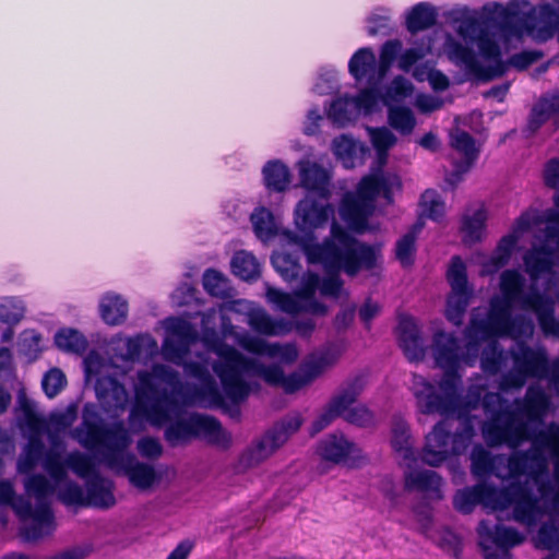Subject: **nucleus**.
<instances>
[{
	"label": "nucleus",
	"instance_id": "c756f323",
	"mask_svg": "<svg viewBox=\"0 0 559 559\" xmlns=\"http://www.w3.org/2000/svg\"><path fill=\"white\" fill-rule=\"evenodd\" d=\"M234 275L243 281H254L260 276L261 264L255 255L247 250L235 252L230 261Z\"/></svg>",
	"mask_w": 559,
	"mask_h": 559
},
{
	"label": "nucleus",
	"instance_id": "e433bc0d",
	"mask_svg": "<svg viewBox=\"0 0 559 559\" xmlns=\"http://www.w3.org/2000/svg\"><path fill=\"white\" fill-rule=\"evenodd\" d=\"M559 117V91L544 97L533 109L531 124L537 128L550 118Z\"/></svg>",
	"mask_w": 559,
	"mask_h": 559
},
{
	"label": "nucleus",
	"instance_id": "6e6552de",
	"mask_svg": "<svg viewBox=\"0 0 559 559\" xmlns=\"http://www.w3.org/2000/svg\"><path fill=\"white\" fill-rule=\"evenodd\" d=\"M401 177L395 173L372 170L361 178L355 193H346L340 205V216L348 229L362 233L369 230L368 217L374 211L377 198L392 203L394 195L402 191Z\"/></svg>",
	"mask_w": 559,
	"mask_h": 559
},
{
	"label": "nucleus",
	"instance_id": "bb28decb",
	"mask_svg": "<svg viewBox=\"0 0 559 559\" xmlns=\"http://www.w3.org/2000/svg\"><path fill=\"white\" fill-rule=\"evenodd\" d=\"M98 311L106 324L116 326L127 320L129 305L123 296L114 292H107L99 298Z\"/></svg>",
	"mask_w": 559,
	"mask_h": 559
},
{
	"label": "nucleus",
	"instance_id": "4be33fe9",
	"mask_svg": "<svg viewBox=\"0 0 559 559\" xmlns=\"http://www.w3.org/2000/svg\"><path fill=\"white\" fill-rule=\"evenodd\" d=\"M365 386L362 379H356L337 393L328 407L320 414L313 423V432H319L328 427L336 417L341 416L344 412L343 402L347 404L355 403L357 396L360 394Z\"/></svg>",
	"mask_w": 559,
	"mask_h": 559
},
{
	"label": "nucleus",
	"instance_id": "4d7b16f0",
	"mask_svg": "<svg viewBox=\"0 0 559 559\" xmlns=\"http://www.w3.org/2000/svg\"><path fill=\"white\" fill-rule=\"evenodd\" d=\"M418 144L428 151H436L440 146V141L435 133L429 132L420 138Z\"/></svg>",
	"mask_w": 559,
	"mask_h": 559
},
{
	"label": "nucleus",
	"instance_id": "412c9836",
	"mask_svg": "<svg viewBox=\"0 0 559 559\" xmlns=\"http://www.w3.org/2000/svg\"><path fill=\"white\" fill-rule=\"evenodd\" d=\"M489 211L485 203L468 206L462 215L460 233L464 243L473 245L481 241L486 235V223Z\"/></svg>",
	"mask_w": 559,
	"mask_h": 559
},
{
	"label": "nucleus",
	"instance_id": "37998d69",
	"mask_svg": "<svg viewBox=\"0 0 559 559\" xmlns=\"http://www.w3.org/2000/svg\"><path fill=\"white\" fill-rule=\"evenodd\" d=\"M391 17L392 12L389 8L379 7L373 9L366 20L368 34L374 36L389 29Z\"/></svg>",
	"mask_w": 559,
	"mask_h": 559
},
{
	"label": "nucleus",
	"instance_id": "423d86ee",
	"mask_svg": "<svg viewBox=\"0 0 559 559\" xmlns=\"http://www.w3.org/2000/svg\"><path fill=\"white\" fill-rule=\"evenodd\" d=\"M43 467L55 483V493L66 504L97 508L115 504L110 484L94 475L87 456L79 452L66 455L55 445L43 459Z\"/></svg>",
	"mask_w": 559,
	"mask_h": 559
},
{
	"label": "nucleus",
	"instance_id": "393cba45",
	"mask_svg": "<svg viewBox=\"0 0 559 559\" xmlns=\"http://www.w3.org/2000/svg\"><path fill=\"white\" fill-rule=\"evenodd\" d=\"M331 150L345 168L361 165L368 153V147L349 134L333 139Z\"/></svg>",
	"mask_w": 559,
	"mask_h": 559
},
{
	"label": "nucleus",
	"instance_id": "9d476101",
	"mask_svg": "<svg viewBox=\"0 0 559 559\" xmlns=\"http://www.w3.org/2000/svg\"><path fill=\"white\" fill-rule=\"evenodd\" d=\"M391 444L401 460V464L405 466V485L409 489L423 491L438 492L441 486L439 476L427 469H416L417 459L413 449L409 429L403 419H396L392 426Z\"/></svg>",
	"mask_w": 559,
	"mask_h": 559
},
{
	"label": "nucleus",
	"instance_id": "49530a36",
	"mask_svg": "<svg viewBox=\"0 0 559 559\" xmlns=\"http://www.w3.org/2000/svg\"><path fill=\"white\" fill-rule=\"evenodd\" d=\"M344 412L342 413V417L355 425L365 426L372 421V414L362 405L354 406V403L347 404V402H343Z\"/></svg>",
	"mask_w": 559,
	"mask_h": 559
},
{
	"label": "nucleus",
	"instance_id": "a18cd8bd",
	"mask_svg": "<svg viewBox=\"0 0 559 559\" xmlns=\"http://www.w3.org/2000/svg\"><path fill=\"white\" fill-rule=\"evenodd\" d=\"M67 385L66 374L59 368L48 370L41 380L45 394L52 399L58 395Z\"/></svg>",
	"mask_w": 559,
	"mask_h": 559
},
{
	"label": "nucleus",
	"instance_id": "c85d7f7f",
	"mask_svg": "<svg viewBox=\"0 0 559 559\" xmlns=\"http://www.w3.org/2000/svg\"><path fill=\"white\" fill-rule=\"evenodd\" d=\"M405 27L412 33H418L433 26L438 19V9L429 2H419L409 8L405 14Z\"/></svg>",
	"mask_w": 559,
	"mask_h": 559
},
{
	"label": "nucleus",
	"instance_id": "a19ab883",
	"mask_svg": "<svg viewBox=\"0 0 559 559\" xmlns=\"http://www.w3.org/2000/svg\"><path fill=\"white\" fill-rule=\"evenodd\" d=\"M19 347L26 357L36 359L45 348L44 338L38 332L26 330L21 334Z\"/></svg>",
	"mask_w": 559,
	"mask_h": 559
},
{
	"label": "nucleus",
	"instance_id": "2f4dec72",
	"mask_svg": "<svg viewBox=\"0 0 559 559\" xmlns=\"http://www.w3.org/2000/svg\"><path fill=\"white\" fill-rule=\"evenodd\" d=\"M366 131L377 153V162L381 167L385 164L388 152L396 144L397 139L386 127H367Z\"/></svg>",
	"mask_w": 559,
	"mask_h": 559
},
{
	"label": "nucleus",
	"instance_id": "3c124183",
	"mask_svg": "<svg viewBox=\"0 0 559 559\" xmlns=\"http://www.w3.org/2000/svg\"><path fill=\"white\" fill-rule=\"evenodd\" d=\"M195 289L188 283L178 286L171 295L175 305L182 306L189 304L194 298Z\"/></svg>",
	"mask_w": 559,
	"mask_h": 559
},
{
	"label": "nucleus",
	"instance_id": "e2e57ef3",
	"mask_svg": "<svg viewBox=\"0 0 559 559\" xmlns=\"http://www.w3.org/2000/svg\"><path fill=\"white\" fill-rule=\"evenodd\" d=\"M12 336H13V332L10 328L7 329L5 331H3V333H2V340L5 342L10 341L12 338Z\"/></svg>",
	"mask_w": 559,
	"mask_h": 559
},
{
	"label": "nucleus",
	"instance_id": "de8ad7c7",
	"mask_svg": "<svg viewBox=\"0 0 559 559\" xmlns=\"http://www.w3.org/2000/svg\"><path fill=\"white\" fill-rule=\"evenodd\" d=\"M336 81L337 72L335 70L321 73L313 85V92L319 95H326L335 88Z\"/></svg>",
	"mask_w": 559,
	"mask_h": 559
},
{
	"label": "nucleus",
	"instance_id": "ddd939ff",
	"mask_svg": "<svg viewBox=\"0 0 559 559\" xmlns=\"http://www.w3.org/2000/svg\"><path fill=\"white\" fill-rule=\"evenodd\" d=\"M192 436L206 439L209 442L225 447L230 437L221 424L209 416L191 415L187 421L171 425L166 430V438L171 443L181 442Z\"/></svg>",
	"mask_w": 559,
	"mask_h": 559
},
{
	"label": "nucleus",
	"instance_id": "f704fd0d",
	"mask_svg": "<svg viewBox=\"0 0 559 559\" xmlns=\"http://www.w3.org/2000/svg\"><path fill=\"white\" fill-rule=\"evenodd\" d=\"M204 289L212 296L229 298L233 296V287L229 280L219 271L209 269L202 277Z\"/></svg>",
	"mask_w": 559,
	"mask_h": 559
},
{
	"label": "nucleus",
	"instance_id": "4468645a",
	"mask_svg": "<svg viewBox=\"0 0 559 559\" xmlns=\"http://www.w3.org/2000/svg\"><path fill=\"white\" fill-rule=\"evenodd\" d=\"M301 419L295 415L283 421L259 440L254 441L241 455L240 462L245 467H251L270 457L288 439L289 435L297 431Z\"/></svg>",
	"mask_w": 559,
	"mask_h": 559
},
{
	"label": "nucleus",
	"instance_id": "58836bf2",
	"mask_svg": "<svg viewBox=\"0 0 559 559\" xmlns=\"http://www.w3.org/2000/svg\"><path fill=\"white\" fill-rule=\"evenodd\" d=\"M423 226V223L417 222L413 228L397 241L396 258L403 265L413 263L416 236L420 233Z\"/></svg>",
	"mask_w": 559,
	"mask_h": 559
},
{
	"label": "nucleus",
	"instance_id": "72a5a7b5",
	"mask_svg": "<svg viewBox=\"0 0 559 559\" xmlns=\"http://www.w3.org/2000/svg\"><path fill=\"white\" fill-rule=\"evenodd\" d=\"M388 122L403 135L411 134L416 127L414 112L404 106H388Z\"/></svg>",
	"mask_w": 559,
	"mask_h": 559
},
{
	"label": "nucleus",
	"instance_id": "9b49d317",
	"mask_svg": "<svg viewBox=\"0 0 559 559\" xmlns=\"http://www.w3.org/2000/svg\"><path fill=\"white\" fill-rule=\"evenodd\" d=\"M379 109V96L369 86L360 90L356 95L342 94L325 105L326 118L337 127L354 123L361 116H368Z\"/></svg>",
	"mask_w": 559,
	"mask_h": 559
},
{
	"label": "nucleus",
	"instance_id": "6e6d98bb",
	"mask_svg": "<svg viewBox=\"0 0 559 559\" xmlns=\"http://www.w3.org/2000/svg\"><path fill=\"white\" fill-rule=\"evenodd\" d=\"M380 311V307L377 302L371 300L366 301L359 310L360 319L365 322H369Z\"/></svg>",
	"mask_w": 559,
	"mask_h": 559
},
{
	"label": "nucleus",
	"instance_id": "bf43d9fd",
	"mask_svg": "<svg viewBox=\"0 0 559 559\" xmlns=\"http://www.w3.org/2000/svg\"><path fill=\"white\" fill-rule=\"evenodd\" d=\"M11 364V353L7 348L0 350V367L9 366Z\"/></svg>",
	"mask_w": 559,
	"mask_h": 559
},
{
	"label": "nucleus",
	"instance_id": "864d4df0",
	"mask_svg": "<svg viewBox=\"0 0 559 559\" xmlns=\"http://www.w3.org/2000/svg\"><path fill=\"white\" fill-rule=\"evenodd\" d=\"M193 548V543L183 540L169 554L166 559H187Z\"/></svg>",
	"mask_w": 559,
	"mask_h": 559
},
{
	"label": "nucleus",
	"instance_id": "39448f33",
	"mask_svg": "<svg viewBox=\"0 0 559 559\" xmlns=\"http://www.w3.org/2000/svg\"><path fill=\"white\" fill-rule=\"evenodd\" d=\"M110 345L115 353L111 364L96 352H91L84 359L85 380L94 386L99 403L108 412L123 409L128 402V394L116 378L124 374L129 365L153 357L158 350L156 341L147 334L117 335Z\"/></svg>",
	"mask_w": 559,
	"mask_h": 559
},
{
	"label": "nucleus",
	"instance_id": "1a4fd4ad",
	"mask_svg": "<svg viewBox=\"0 0 559 559\" xmlns=\"http://www.w3.org/2000/svg\"><path fill=\"white\" fill-rule=\"evenodd\" d=\"M26 495L35 500L33 507L29 501L13 498V488L9 481H0V502L12 504L23 523V534L26 539L35 540L51 533L53 528L52 515L49 509V498L55 493V483L49 476H33L25 481Z\"/></svg>",
	"mask_w": 559,
	"mask_h": 559
},
{
	"label": "nucleus",
	"instance_id": "a878e982",
	"mask_svg": "<svg viewBox=\"0 0 559 559\" xmlns=\"http://www.w3.org/2000/svg\"><path fill=\"white\" fill-rule=\"evenodd\" d=\"M397 329L401 346L408 359H421L426 348L416 321L412 317H401Z\"/></svg>",
	"mask_w": 559,
	"mask_h": 559
},
{
	"label": "nucleus",
	"instance_id": "20e7f679",
	"mask_svg": "<svg viewBox=\"0 0 559 559\" xmlns=\"http://www.w3.org/2000/svg\"><path fill=\"white\" fill-rule=\"evenodd\" d=\"M527 275L528 278H525L516 269H508L500 274L499 295L491 298L486 317L480 318L479 311L473 313L466 335L471 342L475 340L477 345L486 344L493 354L498 349L497 337L501 336L516 342L513 352H518L521 346L525 347L522 342L533 336L535 325L533 319L525 314L513 316L514 307L533 312L546 336L559 337V320L554 317L555 302L559 301V270H549L543 274L536 285V300L532 301H525L522 297L533 286L532 276ZM469 345L473 346L472 343Z\"/></svg>",
	"mask_w": 559,
	"mask_h": 559
},
{
	"label": "nucleus",
	"instance_id": "f8f14e48",
	"mask_svg": "<svg viewBox=\"0 0 559 559\" xmlns=\"http://www.w3.org/2000/svg\"><path fill=\"white\" fill-rule=\"evenodd\" d=\"M450 424L440 421L426 437L421 460L431 466L442 464L451 454L463 451L473 436V428L468 426L461 435L452 437L449 432Z\"/></svg>",
	"mask_w": 559,
	"mask_h": 559
},
{
	"label": "nucleus",
	"instance_id": "c9c22d12",
	"mask_svg": "<svg viewBox=\"0 0 559 559\" xmlns=\"http://www.w3.org/2000/svg\"><path fill=\"white\" fill-rule=\"evenodd\" d=\"M419 213L421 222L423 217L439 222L445 214V205L439 193L435 190H426L419 201Z\"/></svg>",
	"mask_w": 559,
	"mask_h": 559
},
{
	"label": "nucleus",
	"instance_id": "0e129e2a",
	"mask_svg": "<svg viewBox=\"0 0 559 559\" xmlns=\"http://www.w3.org/2000/svg\"><path fill=\"white\" fill-rule=\"evenodd\" d=\"M347 318H348V320H352V318H353V310L348 313V316L344 314V318H343V319H344V321H346V319H347ZM345 323H346V322H344V324H345Z\"/></svg>",
	"mask_w": 559,
	"mask_h": 559
},
{
	"label": "nucleus",
	"instance_id": "5fc2aeb1",
	"mask_svg": "<svg viewBox=\"0 0 559 559\" xmlns=\"http://www.w3.org/2000/svg\"><path fill=\"white\" fill-rule=\"evenodd\" d=\"M80 555L78 552H58L46 559H76ZM1 559H29L27 555L21 552H10L1 557Z\"/></svg>",
	"mask_w": 559,
	"mask_h": 559
},
{
	"label": "nucleus",
	"instance_id": "0eeeda50",
	"mask_svg": "<svg viewBox=\"0 0 559 559\" xmlns=\"http://www.w3.org/2000/svg\"><path fill=\"white\" fill-rule=\"evenodd\" d=\"M74 437L107 466L127 475L133 486L145 489L156 481L154 467L138 462L135 456L128 452L132 436L122 424L100 429L85 417L82 427L75 430Z\"/></svg>",
	"mask_w": 559,
	"mask_h": 559
},
{
	"label": "nucleus",
	"instance_id": "dca6fc26",
	"mask_svg": "<svg viewBox=\"0 0 559 559\" xmlns=\"http://www.w3.org/2000/svg\"><path fill=\"white\" fill-rule=\"evenodd\" d=\"M478 535L486 559H511L509 549L524 540L515 530L500 524L492 526L487 520L480 522Z\"/></svg>",
	"mask_w": 559,
	"mask_h": 559
},
{
	"label": "nucleus",
	"instance_id": "680f3d73",
	"mask_svg": "<svg viewBox=\"0 0 559 559\" xmlns=\"http://www.w3.org/2000/svg\"><path fill=\"white\" fill-rule=\"evenodd\" d=\"M314 324L313 322L311 321H308L307 323L305 324H298L297 325V330L301 333V334H307L309 333L310 331H312Z\"/></svg>",
	"mask_w": 559,
	"mask_h": 559
},
{
	"label": "nucleus",
	"instance_id": "052dcab7",
	"mask_svg": "<svg viewBox=\"0 0 559 559\" xmlns=\"http://www.w3.org/2000/svg\"><path fill=\"white\" fill-rule=\"evenodd\" d=\"M10 403V395L3 391H0V413H2Z\"/></svg>",
	"mask_w": 559,
	"mask_h": 559
},
{
	"label": "nucleus",
	"instance_id": "473e14b6",
	"mask_svg": "<svg viewBox=\"0 0 559 559\" xmlns=\"http://www.w3.org/2000/svg\"><path fill=\"white\" fill-rule=\"evenodd\" d=\"M414 90V84L407 78L396 75L383 87L380 98L385 106H394V103H400L412 96Z\"/></svg>",
	"mask_w": 559,
	"mask_h": 559
},
{
	"label": "nucleus",
	"instance_id": "cd10ccee",
	"mask_svg": "<svg viewBox=\"0 0 559 559\" xmlns=\"http://www.w3.org/2000/svg\"><path fill=\"white\" fill-rule=\"evenodd\" d=\"M249 222L255 237L266 243L275 236L280 235V223L273 212L265 205H257L250 216Z\"/></svg>",
	"mask_w": 559,
	"mask_h": 559
},
{
	"label": "nucleus",
	"instance_id": "f257e3e1",
	"mask_svg": "<svg viewBox=\"0 0 559 559\" xmlns=\"http://www.w3.org/2000/svg\"><path fill=\"white\" fill-rule=\"evenodd\" d=\"M467 337L463 347L448 333L439 332L433 336L432 357L444 372L438 391L424 377H413L412 392L417 406L425 414H451L459 407L461 371L473 366L481 349V368L490 374H500L497 393L484 394V388L473 386L471 396L481 401L490 420L483 428L484 438L490 445L507 444L520 448L525 443L530 450L513 457H491L481 447L472 453V469L478 476L489 473L509 480L507 490H497L487 485L459 491L454 497L455 508L469 513L480 503L485 509L497 512L500 521L504 512L512 508L513 519L528 528L545 514H559V427L550 426L546 430L532 433L540 425L542 417L549 407L545 392L530 388L526 400L515 405H507L501 395L513 389H520L528 377L545 378L559 393V358L551 364L543 348L519 347L510 356L496 349L493 354L486 344ZM538 548L559 550V522L551 520L543 525L534 537Z\"/></svg>",
	"mask_w": 559,
	"mask_h": 559
},
{
	"label": "nucleus",
	"instance_id": "aec40b11",
	"mask_svg": "<svg viewBox=\"0 0 559 559\" xmlns=\"http://www.w3.org/2000/svg\"><path fill=\"white\" fill-rule=\"evenodd\" d=\"M261 183L270 193L283 194L293 186L294 175L289 165L281 158H270L260 170Z\"/></svg>",
	"mask_w": 559,
	"mask_h": 559
},
{
	"label": "nucleus",
	"instance_id": "a211bd4d",
	"mask_svg": "<svg viewBox=\"0 0 559 559\" xmlns=\"http://www.w3.org/2000/svg\"><path fill=\"white\" fill-rule=\"evenodd\" d=\"M299 177V186L307 194H317L321 199L329 200L331 197L332 173L317 162L301 158L296 163Z\"/></svg>",
	"mask_w": 559,
	"mask_h": 559
},
{
	"label": "nucleus",
	"instance_id": "5701e85b",
	"mask_svg": "<svg viewBox=\"0 0 559 559\" xmlns=\"http://www.w3.org/2000/svg\"><path fill=\"white\" fill-rule=\"evenodd\" d=\"M378 64L372 48L362 47L349 58L348 73L357 83L367 82L370 85H376L383 80L378 79Z\"/></svg>",
	"mask_w": 559,
	"mask_h": 559
},
{
	"label": "nucleus",
	"instance_id": "8fccbe9b",
	"mask_svg": "<svg viewBox=\"0 0 559 559\" xmlns=\"http://www.w3.org/2000/svg\"><path fill=\"white\" fill-rule=\"evenodd\" d=\"M138 451L145 457H158L162 453V447L156 439L143 438L138 442Z\"/></svg>",
	"mask_w": 559,
	"mask_h": 559
},
{
	"label": "nucleus",
	"instance_id": "ea45409f",
	"mask_svg": "<svg viewBox=\"0 0 559 559\" xmlns=\"http://www.w3.org/2000/svg\"><path fill=\"white\" fill-rule=\"evenodd\" d=\"M402 43L399 39H391L385 41L380 49V59L378 64V79H384L392 61L402 53Z\"/></svg>",
	"mask_w": 559,
	"mask_h": 559
},
{
	"label": "nucleus",
	"instance_id": "f03ea898",
	"mask_svg": "<svg viewBox=\"0 0 559 559\" xmlns=\"http://www.w3.org/2000/svg\"><path fill=\"white\" fill-rule=\"evenodd\" d=\"M228 312L246 316L249 326L260 334L280 335L289 330L286 323L272 320L261 307L246 299L233 300L203 313L200 331L186 319H166L163 354L166 359L183 365L191 383L183 385L178 374L165 366H154L151 371L138 370L131 427L140 430L144 421L162 426L177 415L179 404L221 407L239 403L249 395L257 379L281 386L287 393L296 392L333 366L343 354L342 346H329L313 354L297 372L284 377L278 366H265L260 359L290 364L298 357L297 348L247 332L237 333Z\"/></svg>",
	"mask_w": 559,
	"mask_h": 559
},
{
	"label": "nucleus",
	"instance_id": "2eb2a0df",
	"mask_svg": "<svg viewBox=\"0 0 559 559\" xmlns=\"http://www.w3.org/2000/svg\"><path fill=\"white\" fill-rule=\"evenodd\" d=\"M447 278L451 293L447 301L445 316L452 323L460 324L472 295L467 285L466 265L461 258H452Z\"/></svg>",
	"mask_w": 559,
	"mask_h": 559
},
{
	"label": "nucleus",
	"instance_id": "f3484780",
	"mask_svg": "<svg viewBox=\"0 0 559 559\" xmlns=\"http://www.w3.org/2000/svg\"><path fill=\"white\" fill-rule=\"evenodd\" d=\"M22 412L21 426L28 433L29 443L19 461V469L26 473L35 465L41 453L39 437L45 428V423L28 402H22Z\"/></svg>",
	"mask_w": 559,
	"mask_h": 559
},
{
	"label": "nucleus",
	"instance_id": "13d9d810",
	"mask_svg": "<svg viewBox=\"0 0 559 559\" xmlns=\"http://www.w3.org/2000/svg\"><path fill=\"white\" fill-rule=\"evenodd\" d=\"M508 90H509V85L508 84L496 86V87H492L487 93V96L496 98L497 100H502L504 98V96L507 95Z\"/></svg>",
	"mask_w": 559,
	"mask_h": 559
},
{
	"label": "nucleus",
	"instance_id": "79ce46f5",
	"mask_svg": "<svg viewBox=\"0 0 559 559\" xmlns=\"http://www.w3.org/2000/svg\"><path fill=\"white\" fill-rule=\"evenodd\" d=\"M24 311L25 305L22 299L5 297L0 305V319L5 323L14 324L23 318Z\"/></svg>",
	"mask_w": 559,
	"mask_h": 559
},
{
	"label": "nucleus",
	"instance_id": "4c0bfd02",
	"mask_svg": "<svg viewBox=\"0 0 559 559\" xmlns=\"http://www.w3.org/2000/svg\"><path fill=\"white\" fill-rule=\"evenodd\" d=\"M272 264L276 272L287 282L299 273L298 260L284 249L276 250L272 255Z\"/></svg>",
	"mask_w": 559,
	"mask_h": 559
},
{
	"label": "nucleus",
	"instance_id": "09e8293b",
	"mask_svg": "<svg viewBox=\"0 0 559 559\" xmlns=\"http://www.w3.org/2000/svg\"><path fill=\"white\" fill-rule=\"evenodd\" d=\"M542 55L537 51H523L521 53L514 55L509 64L518 70H524L532 63L536 62Z\"/></svg>",
	"mask_w": 559,
	"mask_h": 559
},
{
	"label": "nucleus",
	"instance_id": "b1692460",
	"mask_svg": "<svg viewBox=\"0 0 559 559\" xmlns=\"http://www.w3.org/2000/svg\"><path fill=\"white\" fill-rule=\"evenodd\" d=\"M450 138L452 147L464 158L463 163L457 165L455 170L447 178L449 185L455 186L462 180L463 175L471 168L473 162L477 157L478 150L476 148L472 136L465 131L455 129L451 132Z\"/></svg>",
	"mask_w": 559,
	"mask_h": 559
},
{
	"label": "nucleus",
	"instance_id": "c03bdc74",
	"mask_svg": "<svg viewBox=\"0 0 559 559\" xmlns=\"http://www.w3.org/2000/svg\"><path fill=\"white\" fill-rule=\"evenodd\" d=\"M452 103L451 97H443L438 94L419 93L416 95L414 106L421 114H430L440 110L445 104Z\"/></svg>",
	"mask_w": 559,
	"mask_h": 559
},
{
	"label": "nucleus",
	"instance_id": "7c9ffc66",
	"mask_svg": "<svg viewBox=\"0 0 559 559\" xmlns=\"http://www.w3.org/2000/svg\"><path fill=\"white\" fill-rule=\"evenodd\" d=\"M53 344L61 352L81 354L87 347V340L76 329L61 328L53 335Z\"/></svg>",
	"mask_w": 559,
	"mask_h": 559
},
{
	"label": "nucleus",
	"instance_id": "603ef678",
	"mask_svg": "<svg viewBox=\"0 0 559 559\" xmlns=\"http://www.w3.org/2000/svg\"><path fill=\"white\" fill-rule=\"evenodd\" d=\"M323 117L318 108H312L307 112L306 120L304 122V132L308 135L314 134L322 121Z\"/></svg>",
	"mask_w": 559,
	"mask_h": 559
},
{
	"label": "nucleus",
	"instance_id": "7ed1b4c3",
	"mask_svg": "<svg viewBox=\"0 0 559 559\" xmlns=\"http://www.w3.org/2000/svg\"><path fill=\"white\" fill-rule=\"evenodd\" d=\"M334 216V206L329 200L306 194L299 200L293 211V223L296 233L285 229L281 233L282 246H297L304 252L308 264L321 265L325 275L314 272L305 273L294 294L267 287L266 299L280 310L295 314L309 312L323 314L328 307L324 299H338L345 294L338 272L344 271L354 276L362 269H372L380 259V249L358 242L341 225L333 221L330 236L319 242L312 233L326 225Z\"/></svg>",
	"mask_w": 559,
	"mask_h": 559
},
{
	"label": "nucleus",
	"instance_id": "6ab92c4d",
	"mask_svg": "<svg viewBox=\"0 0 559 559\" xmlns=\"http://www.w3.org/2000/svg\"><path fill=\"white\" fill-rule=\"evenodd\" d=\"M317 452L323 460L333 463L356 462L361 457L358 445L343 433L329 435L320 442Z\"/></svg>",
	"mask_w": 559,
	"mask_h": 559
}]
</instances>
